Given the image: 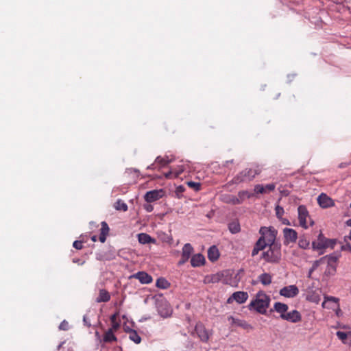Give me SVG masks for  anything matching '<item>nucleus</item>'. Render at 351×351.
I'll return each instance as SVG.
<instances>
[{
	"label": "nucleus",
	"instance_id": "13d9d810",
	"mask_svg": "<svg viewBox=\"0 0 351 351\" xmlns=\"http://www.w3.org/2000/svg\"><path fill=\"white\" fill-rule=\"evenodd\" d=\"M348 237L349 238V239H350V240H351V231H350V232L349 233V235L348 236Z\"/></svg>",
	"mask_w": 351,
	"mask_h": 351
},
{
	"label": "nucleus",
	"instance_id": "c03bdc74",
	"mask_svg": "<svg viewBox=\"0 0 351 351\" xmlns=\"http://www.w3.org/2000/svg\"><path fill=\"white\" fill-rule=\"evenodd\" d=\"M60 330H69V323L66 320L62 321L60 326H59Z\"/></svg>",
	"mask_w": 351,
	"mask_h": 351
},
{
	"label": "nucleus",
	"instance_id": "72a5a7b5",
	"mask_svg": "<svg viewBox=\"0 0 351 351\" xmlns=\"http://www.w3.org/2000/svg\"><path fill=\"white\" fill-rule=\"evenodd\" d=\"M298 245L300 248L307 249L309 247L310 241L304 236H301L299 238Z\"/></svg>",
	"mask_w": 351,
	"mask_h": 351
},
{
	"label": "nucleus",
	"instance_id": "f3484780",
	"mask_svg": "<svg viewBox=\"0 0 351 351\" xmlns=\"http://www.w3.org/2000/svg\"><path fill=\"white\" fill-rule=\"evenodd\" d=\"M195 331L202 341H208L209 335L203 324L200 322L197 323L195 326Z\"/></svg>",
	"mask_w": 351,
	"mask_h": 351
},
{
	"label": "nucleus",
	"instance_id": "4be33fe9",
	"mask_svg": "<svg viewBox=\"0 0 351 351\" xmlns=\"http://www.w3.org/2000/svg\"><path fill=\"white\" fill-rule=\"evenodd\" d=\"M101 229H100V234L99 237V240L101 243H104L106 240V237L109 234L110 228L108 223L106 221H102L101 223Z\"/></svg>",
	"mask_w": 351,
	"mask_h": 351
},
{
	"label": "nucleus",
	"instance_id": "20e7f679",
	"mask_svg": "<svg viewBox=\"0 0 351 351\" xmlns=\"http://www.w3.org/2000/svg\"><path fill=\"white\" fill-rule=\"evenodd\" d=\"M261 171V170L258 167L254 169H245L233 178L232 183L238 184L241 182L251 181L256 175H258Z\"/></svg>",
	"mask_w": 351,
	"mask_h": 351
},
{
	"label": "nucleus",
	"instance_id": "de8ad7c7",
	"mask_svg": "<svg viewBox=\"0 0 351 351\" xmlns=\"http://www.w3.org/2000/svg\"><path fill=\"white\" fill-rule=\"evenodd\" d=\"M144 208L147 212H152L154 209V206L149 204H147L144 205Z\"/></svg>",
	"mask_w": 351,
	"mask_h": 351
},
{
	"label": "nucleus",
	"instance_id": "79ce46f5",
	"mask_svg": "<svg viewBox=\"0 0 351 351\" xmlns=\"http://www.w3.org/2000/svg\"><path fill=\"white\" fill-rule=\"evenodd\" d=\"M275 211H276V215L278 219H280L281 217L283 216L284 213H285L284 208L279 205H277L276 206Z\"/></svg>",
	"mask_w": 351,
	"mask_h": 351
},
{
	"label": "nucleus",
	"instance_id": "09e8293b",
	"mask_svg": "<svg viewBox=\"0 0 351 351\" xmlns=\"http://www.w3.org/2000/svg\"><path fill=\"white\" fill-rule=\"evenodd\" d=\"M278 219L282 222V223L285 225H290L289 221L286 218H283L282 217H281V218Z\"/></svg>",
	"mask_w": 351,
	"mask_h": 351
},
{
	"label": "nucleus",
	"instance_id": "37998d69",
	"mask_svg": "<svg viewBox=\"0 0 351 351\" xmlns=\"http://www.w3.org/2000/svg\"><path fill=\"white\" fill-rule=\"evenodd\" d=\"M165 308L164 311H162L160 308H158V312L160 315L163 317H168L171 314V309L165 304Z\"/></svg>",
	"mask_w": 351,
	"mask_h": 351
},
{
	"label": "nucleus",
	"instance_id": "8fccbe9b",
	"mask_svg": "<svg viewBox=\"0 0 351 351\" xmlns=\"http://www.w3.org/2000/svg\"><path fill=\"white\" fill-rule=\"evenodd\" d=\"M156 163L152 164L150 166L147 167L148 169H154L156 168Z\"/></svg>",
	"mask_w": 351,
	"mask_h": 351
},
{
	"label": "nucleus",
	"instance_id": "a211bd4d",
	"mask_svg": "<svg viewBox=\"0 0 351 351\" xmlns=\"http://www.w3.org/2000/svg\"><path fill=\"white\" fill-rule=\"evenodd\" d=\"M223 271L207 275L204 277V283L210 284V283H218L219 282L223 283Z\"/></svg>",
	"mask_w": 351,
	"mask_h": 351
},
{
	"label": "nucleus",
	"instance_id": "5fc2aeb1",
	"mask_svg": "<svg viewBox=\"0 0 351 351\" xmlns=\"http://www.w3.org/2000/svg\"><path fill=\"white\" fill-rule=\"evenodd\" d=\"M346 224L351 227V219H348L347 221H346Z\"/></svg>",
	"mask_w": 351,
	"mask_h": 351
},
{
	"label": "nucleus",
	"instance_id": "c85d7f7f",
	"mask_svg": "<svg viewBox=\"0 0 351 351\" xmlns=\"http://www.w3.org/2000/svg\"><path fill=\"white\" fill-rule=\"evenodd\" d=\"M219 256V251L215 246H212L208 251V257L210 261H215Z\"/></svg>",
	"mask_w": 351,
	"mask_h": 351
},
{
	"label": "nucleus",
	"instance_id": "7ed1b4c3",
	"mask_svg": "<svg viewBox=\"0 0 351 351\" xmlns=\"http://www.w3.org/2000/svg\"><path fill=\"white\" fill-rule=\"evenodd\" d=\"M268 249L263 252L262 258L269 263H278L281 260V244L267 245Z\"/></svg>",
	"mask_w": 351,
	"mask_h": 351
},
{
	"label": "nucleus",
	"instance_id": "c9c22d12",
	"mask_svg": "<svg viewBox=\"0 0 351 351\" xmlns=\"http://www.w3.org/2000/svg\"><path fill=\"white\" fill-rule=\"evenodd\" d=\"M228 228L229 230L233 234H236L241 230L240 225L237 221H232L230 223Z\"/></svg>",
	"mask_w": 351,
	"mask_h": 351
},
{
	"label": "nucleus",
	"instance_id": "5701e85b",
	"mask_svg": "<svg viewBox=\"0 0 351 351\" xmlns=\"http://www.w3.org/2000/svg\"><path fill=\"white\" fill-rule=\"evenodd\" d=\"M205 258L201 254H196L193 255L191 258V264L193 267H199L204 264Z\"/></svg>",
	"mask_w": 351,
	"mask_h": 351
},
{
	"label": "nucleus",
	"instance_id": "2eb2a0df",
	"mask_svg": "<svg viewBox=\"0 0 351 351\" xmlns=\"http://www.w3.org/2000/svg\"><path fill=\"white\" fill-rule=\"evenodd\" d=\"M317 202L323 208H327L335 206L333 199L325 193H322L318 196Z\"/></svg>",
	"mask_w": 351,
	"mask_h": 351
},
{
	"label": "nucleus",
	"instance_id": "4468645a",
	"mask_svg": "<svg viewBox=\"0 0 351 351\" xmlns=\"http://www.w3.org/2000/svg\"><path fill=\"white\" fill-rule=\"evenodd\" d=\"M281 318L292 323H297L301 321L302 316L299 311L293 310L291 312H287L285 315H281Z\"/></svg>",
	"mask_w": 351,
	"mask_h": 351
},
{
	"label": "nucleus",
	"instance_id": "6e6d98bb",
	"mask_svg": "<svg viewBox=\"0 0 351 351\" xmlns=\"http://www.w3.org/2000/svg\"><path fill=\"white\" fill-rule=\"evenodd\" d=\"M336 308L337 309L336 313H337V315H339V313L341 312L339 306V307H336Z\"/></svg>",
	"mask_w": 351,
	"mask_h": 351
},
{
	"label": "nucleus",
	"instance_id": "412c9836",
	"mask_svg": "<svg viewBox=\"0 0 351 351\" xmlns=\"http://www.w3.org/2000/svg\"><path fill=\"white\" fill-rule=\"evenodd\" d=\"M228 319L232 325H235L237 326H239L245 330L252 329V326L245 320L239 319L235 318L232 316L228 317Z\"/></svg>",
	"mask_w": 351,
	"mask_h": 351
},
{
	"label": "nucleus",
	"instance_id": "bf43d9fd",
	"mask_svg": "<svg viewBox=\"0 0 351 351\" xmlns=\"http://www.w3.org/2000/svg\"><path fill=\"white\" fill-rule=\"evenodd\" d=\"M344 167V165H340V167Z\"/></svg>",
	"mask_w": 351,
	"mask_h": 351
},
{
	"label": "nucleus",
	"instance_id": "0eeeda50",
	"mask_svg": "<svg viewBox=\"0 0 351 351\" xmlns=\"http://www.w3.org/2000/svg\"><path fill=\"white\" fill-rule=\"evenodd\" d=\"M241 271L234 272L230 270H224L223 284L228 285L233 287H238L241 278Z\"/></svg>",
	"mask_w": 351,
	"mask_h": 351
},
{
	"label": "nucleus",
	"instance_id": "aec40b11",
	"mask_svg": "<svg viewBox=\"0 0 351 351\" xmlns=\"http://www.w3.org/2000/svg\"><path fill=\"white\" fill-rule=\"evenodd\" d=\"M275 189H276V184L271 183V184H267L266 185L256 184L254 186V190L256 193L264 194V193H269L271 191H274L275 190Z\"/></svg>",
	"mask_w": 351,
	"mask_h": 351
},
{
	"label": "nucleus",
	"instance_id": "9b49d317",
	"mask_svg": "<svg viewBox=\"0 0 351 351\" xmlns=\"http://www.w3.org/2000/svg\"><path fill=\"white\" fill-rule=\"evenodd\" d=\"M248 298V294L245 291H236L227 300V303L231 304L235 300L238 304H243Z\"/></svg>",
	"mask_w": 351,
	"mask_h": 351
},
{
	"label": "nucleus",
	"instance_id": "58836bf2",
	"mask_svg": "<svg viewBox=\"0 0 351 351\" xmlns=\"http://www.w3.org/2000/svg\"><path fill=\"white\" fill-rule=\"evenodd\" d=\"M186 184L195 191H199L201 190V184L199 182L189 181L186 182Z\"/></svg>",
	"mask_w": 351,
	"mask_h": 351
},
{
	"label": "nucleus",
	"instance_id": "393cba45",
	"mask_svg": "<svg viewBox=\"0 0 351 351\" xmlns=\"http://www.w3.org/2000/svg\"><path fill=\"white\" fill-rule=\"evenodd\" d=\"M110 300V294L106 289H100L99 291V295L96 298V302L97 303L100 302H107Z\"/></svg>",
	"mask_w": 351,
	"mask_h": 351
},
{
	"label": "nucleus",
	"instance_id": "a18cd8bd",
	"mask_svg": "<svg viewBox=\"0 0 351 351\" xmlns=\"http://www.w3.org/2000/svg\"><path fill=\"white\" fill-rule=\"evenodd\" d=\"M73 246L77 250H82L83 248V243L81 241H75L73 242Z\"/></svg>",
	"mask_w": 351,
	"mask_h": 351
},
{
	"label": "nucleus",
	"instance_id": "473e14b6",
	"mask_svg": "<svg viewBox=\"0 0 351 351\" xmlns=\"http://www.w3.org/2000/svg\"><path fill=\"white\" fill-rule=\"evenodd\" d=\"M114 208L117 210H121V211H127L128 210V205L121 199H118L114 203Z\"/></svg>",
	"mask_w": 351,
	"mask_h": 351
},
{
	"label": "nucleus",
	"instance_id": "6ab92c4d",
	"mask_svg": "<svg viewBox=\"0 0 351 351\" xmlns=\"http://www.w3.org/2000/svg\"><path fill=\"white\" fill-rule=\"evenodd\" d=\"M130 278L138 279L142 284H149L152 282V277L145 271H138L130 276Z\"/></svg>",
	"mask_w": 351,
	"mask_h": 351
},
{
	"label": "nucleus",
	"instance_id": "1a4fd4ad",
	"mask_svg": "<svg viewBox=\"0 0 351 351\" xmlns=\"http://www.w3.org/2000/svg\"><path fill=\"white\" fill-rule=\"evenodd\" d=\"M284 244L288 245L290 243H295L298 239L297 232L289 228L283 229Z\"/></svg>",
	"mask_w": 351,
	"mask_h": 351
},
{
	"label": "nucleus",
	"instance_id": "3c124183",
	"mask_svg": "<svg viewBox=\"0 0 351 351\" xmlns=\"http://www.w3.org/2000/svg\"><path fill=\"white\" fill-rule=\"evenodd\" d=\"M91 240L93 241V242H95L97 241V237L96 235H93L91 237Z\"/></svg>",
	"mask_w": 351,
	"mask_h": 351
},
{
	"label": "nucleus",
	"instance_id": "cd10ccee",
	"mask_svg": "<svg viewBox=\"0 0 351 351\" xmlns=\"http://www.w3.org/2000/svg\"><path fill=\"white\" fill-rule=\"evenodd\" d=\"M114 330L113 329L109 328L104 334V341L106 343H110L112 341H117V338L114 335Z\"/></svg>",
	"mask_w": 351,
	"mask_h": 351
},
{
	"label": "nucleus",
	"instance_id": "864d4df0",
	"mask_svg": "<svg viewBox=\"0 0 351 351\" xmlns=\"http://www.w3.org/2000/svg\"><path fill=\"white\" fill-rule=\"evenodd\" d=\"M171 172H169L168 173L165 174V177L167 178H171Z\"/></svg>",
	"mask_w": 351,
	"mask_h": 351
},
{
	"label": "nucleus",
	"instance_id": "4c0bfd02",
	"mask_svg": "<svg viewBox=\"0 0 351 351\" xmlns=\"http://www.w3.org/2000/svg\"><path fill=\"white\" fill-rule=\"evenodd\" d=\"M307 299L313 302L318 304L321 300L320 295L318 293L315 292L312 293V294H308Z\"/></svg>",
	"mask_w": 351,
	"mask_h": 351
},
{
	"label": "nucleus",
	"instance_id": "f257e3e1",
	"mask_svg": "<svg viewBox=\"0 0 351 351\" xmlns=\"http://www.w3.org/2000/svg\"><path fill=\"white\" fill-rule=\"evenodd\" d=\"M261 237L255 243L252 251V256H256L260 251L263 250L267 245L278 244L276 242L278 231L273 226H262L259 230Z\"/></svg>",
	"mask_w": 351,
	"mask_h": 351
},
{
	"label": "nucleus",
	"instance_id": "f8f14e48",
	"mask_svg": "<svg viewBox=\"0 0 351 351\" xmlns=\"http://www.w3.org/2000/svg\"><path fill=\"white\" fill-rule=\"evenodd\" d=\"M163 195H164L163 190H162V189H160V190H152V191H147L145 193V195L144 196V198H145V200L147 202L151 203V202H154L155 201L158 200Z\"/></svg>",
	"mask_w": 351,
	"mask_h": 351
},
{
	"label": "nucleus",
	"instance_id": "f03ea898",
	"mask_svg": "<svg viewBox=\"0 0 351 351\" xmlns=\"http://www.w3.org/2000/svg\"><path fill=\"white\" fill-rule=\"evenodd\" d=\"M270 298L263 291L256 293L255 298L249 304V309H254L261 314H265L269 306Z\"/></svg>",
	"mask_w": 351,
	"mask_h": 351
},
{
	"label": "nucleus",
	"instance_id": "423d86ee",
	"mask_svg": "<svg viewBox=\"0 0 351 351\" xmlns=\"http://www.w3.org/2000/svg\"><path fill=\"white\" fill-rule=\"evenodd\" d=\"M337 260L338 258L337 256L330 254L329 256H326L318 261H322V264L326 263L327 267L324 271V274L327 276H332L336 272V268L337 265Z\"/></svg>",
	"mask_w": 351,
	"mask_h": 351
},
{
	"label": "nucleus",
	"instance_id": "bb28decb",
	"mask_svg": "<svg viewBox=\"0 0 351 351\" xmlns=\"http://www.w3.org/2000/svg\"><path fill=\"white\" fill-rule=\"evenodd\" d=\"M223 200L226 203L231 204L233 205L240 204L242 203V200H240L237 196L232 195H226L223 197Z\"/></svg>",
	"mask_w": 351,
	"mask_h": 351
},
{
	"label": "nucleus",
	"instance_id": "2f4dec72",
	"mask_svg": "<svg viewBox=\"0 0 351 351\" xmlns=\"http://www.w3.org/2000/svg\"><path fill=\"white\" fill-rule=\"evenodd\" d=\"M129 338L136 344L140 343L141 341V338L136 330L129 331Z\"/></svg>",
	"mask_w": 351,
	"mask_h": 351
},
{
	"label": "nucleus",
	"instance_id": "39448f33",
	"mask_svg": "<svg viewBox=\"0 0 351 351\" xmlns=\"http://www.w3.org/2000/svg\"><path fill=\"white\" fill-rule=\"evenodd\" d=\"M298 218L300 226L304 229H307L309 226H312L314 224L306 207L304 205H300L298 208Z\"/></svg>",
	"mask_w": 351,
	"mask_h": 351
},
{
	"label": "nucleus",
	"instance_id": "680f3d73",
	"mask_svg": "<svg viewBox=\"0 0 351 351\" xmlns=\"http://www.w3.org/2000/svg\"><path fill=\"white\" fill-rule=\"evenodd\" d=\"M182 186H180L178 189H180V191H182Z\"/></svg>",
	"mask_w": 351,
	"mask_h": 351
},
{
	"label": "nucleus",
	"instance_id": "b1692460",
	"mask_svg": "<svg viewBox=\"0 0 351 351\" xmlns=\"http://www.w3.org/2000/svg\"><path fill=\"white\" fill-rule=\"evenodd\" d=\"M137 237L138 242L141 244L156 243V239L146 233H140Z\"/></svg>",
	"mask_w": 351,
	"mask_h": 351
},
{
	"label": "nucleus",
	"instance_id": "e433bc0d",
	"mask_svg": "<svg viewBox=\"0 0 351 351\" xmlns=\"http://www.w3.org/2000/svg\"><path fill=\"white\" fill-rule=\"evenodd\" d=\"M170 162V160L168 159V157H160L158 156L155 160V163L157 165H159L160 167H165L167 164Z\"/></svg>",
	"mask_w": 351,
	"mask_h": 351
},
{
	"label": "nucleus",
	"instance_id": "c756f323",
	"mask_svg": "<svg viewBox=\"0 0 351 351\" xmlns=\"http://www.w3.org/2000/svg\"><path fill=\"white\" fill-rule=\"evenodd\" d=\"M119 316V312L117 311L115 313L110 316V322L112 323V328L110 329H113L114 330H117L120 327V323L117 321L118 317Z\"/></svg>",
	"mask_w": 351,
	"mask_h": 351
},
{
	"label": "nucleus",
	"instance_id": "dca6fc26",
	"mask_svg": "<svg viewBox=\"0 0 351 351\" xmlns=\"http://www.w3.org/2000/svg\"><path fill=\"white\" fill-rule=\"evenodd\" d=\"M322 307L328 309H335L339 307V298L332 296H324V301L322 304Z\"/></svg>",
	"mask_w": 351,
	"mask_h": 351
},
{
	"label": "nucleus",
	"instance_id": "603ef678",
	"mask_svg": "<svg viewBox=\"0 0 351 351\" xmlns=\"http://www.w3.org/2000/svg\"><path fill=\"white\" fill-rule=\"evenodd\" d=\"M124 330H125V332H127V333H128V334H129V331H130V330H133V329L130 328L129 327H126V328H124Z\"/></svg>",
	"mask_w": 351,
	"mask_h": 351
},
{
	"label": "nucleus",
	"instance_id": "a878e982",
	"mask_svg": "<svg viewBox=\"0 0 351 351\" xmlns=\"http://www.w3.org/2000/svg\"><path fill=\"white\" fill-rule=\"evenodd\" d=\"M289 307L288 305L284 303L277 302L274 305V309L280 315H285Z\"/></svg>",
	"mask_w": 351,
	"mask_h": 351
},
{
	"label": "nucleus",
	"instance_id": "9d476101",
	"mask_svg": "<svg viewBox=\"0 0 351 351\" xmlns=\"http://www.w3.org/2000/svg\"><path fill=\"white\" fill-rule=\"evenodd\" d=\"M279 293L281 296L292 298L298 295L299 289L296 285H289L282 288Z\"/></svg>",
	"mask_w": 351,
	"mask_h": 351
},
{
	"label": "nucleus",
	"instance_id": "49530a36",
	"mask_svg": "<svg viewBox=\"0 0 351 351\" xmlns=\"http://www.w3.org/2000/svg\"><path fill=\"white\" fill-rule=\"evenodd\" d=\"M247 191H239L238 193L237 197L239 198L240 200H242V202H243L245 198V196L247 195Z\"/></svg>",
	"mask_w": 351,
	"mask_h": 351
},
{
	"label": "nucleus",
	"instance_id": "6e6552de",
	"mask_svg": "<svg viewBox=\"0 0 351 351\" xmlns=\"http://www.w3.org/2000/svg\"><path fill=\"white\" fill-rule=\"evenodd\" d=\"M335 241L326 238L322 233H319L317 239L312 242L313 250H323L327 247L333 248Z\"/></svg>",
	"mask_w": 351,
	"mask_h": 351
},
{
	"label": "nucleus",
	"instance_id": "ea45409f",
	"mask_svg": "<svg viewBox=\"0 0 351 351\" xmlns=\"http://www.w3.org/2000/svg\"><path fill=\"white\" fill-rule=\"evenodd\" d=\"M351 334V332H346L343 331H337L336 335L338 338L342 341L343 343H345V341L347 339L348 335Z\"/></svg>",
	"mask_w": 351,
	"mask_h": 351
},
{
	"label": "nucleus",
	"instance_id": "7c9ffc66",
	"mask_svg": "<svg viewBox=\"0 0 351 351\" xmlns=\"http://www.w3.org/2000/svg\"><path fill=\"white\" fill-rule=\"evenodd\" d=\"M271 276L268 273H263L258 276L259 281L263 285H269L271 283Z\"/></svg>",
	"mask_w": 351,
	"mask_h": 351
},
{
	"label": "nucleus",
	"instance_id": "ddd939ff",
	"mask_svg": "<svg viewBox=\"0 0 351 351\" xmlns=\"http://www.w3.org/2000/svg\"><path fill=\"white\" fill-rule=\"evenodd\" d=\"M193 252V247L190 243H186L182 250L181 259L178 262V265H182L188 261Z\"/></svg>",
	"mask_w": 351,
	"mask_h": 351
},
{
	"label": "nucleus",
	"instance_id": "a19ab883",
	"mask_svg": "<svg viewBox=\"0 0 351 351\" xmlns=\"http://www.w3.org/2000/svg\"><path fill=\"white\" fill-rule=\"evenodd\" d=\"M322 264V261H315L313 265H312V267L309 269V271H308V278H311V276H312V274L313 272L319 267V265Z\"/></svg>",
	"mask_w": 351,
	"mask_h": 351
},
{
	"label": "nucleus",
	"instance_id": "e2e57ef3",
	"mask_svg": "<svg viewBox=\"0 0 351 351\" xmlns=\"http://www.w3.org/2000/svg\"><path fill=\"white\" fill-rule=\"evenodd\" d=\"M350 207L351 208V202H350Z\"/></svg>",
	"mask_w": 351,
	"mask_h": 351
},
{
	"label": "nucleus",
	"instance_id": "4d7b16f0",
	"mask_svg": "<svg viewBox=\"0 0 351 351\" xmlns=\"http://www.w3.org/2000/svg\"><path fill=\"white\" fill-rule=\"evenodd\" d=\"M64 342H62L58 346V350H60V348L62 346Z\"/></svg>",
	"mask_w": 351,
	"mask_h": 351
},
{
	"label": "nucleus",
	"instance_id": "052dcab7",
	"mask_svg": "<svg viewBox=\"0 0 351 351\" xmlns=\"http://www.w3.org/2000/svg\"><path fill=\"white\" fill-rule=\"evenodd\" d=\"M182 186H180L178 189H180V191H182Z\"/></svg>",
	"mask_w": 351,
	"mask_h": 351
},
{
	"label": "nucleus",
	"instance_id": "f704fd0d",
	"mask_svg": "<svg viewBox=\"0 0 351 351\" xmlns=\"http://www.w3.org/2000/svg\"><path fill=\"white\" fill-rule=\"evenodd\" d=\"M156 285L157 287L160 289H167L169 287L170 284L165 278H159L156 280Z\"/></svg>",
	"mask_w": 351,
	"mask_h": 351
}]
</instances>
